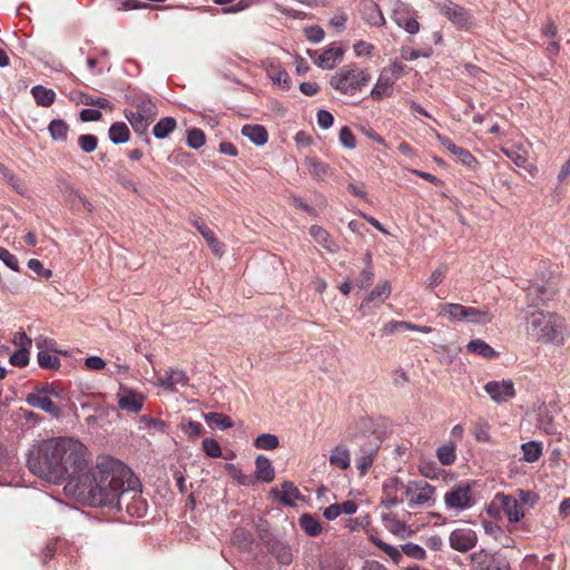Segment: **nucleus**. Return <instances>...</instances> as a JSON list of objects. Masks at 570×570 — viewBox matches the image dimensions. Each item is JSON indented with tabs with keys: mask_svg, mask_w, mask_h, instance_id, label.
Segmentation results:
<instances>
[{
	"mask_svg": "<svg viewBox=\"0 0 570 570\" xmlns=\"http://www.w3.org/2000/svg\"><path fill=\"white\" fill-rule=\"evenodd\" d=\"M26 402L32 406L49 413L53 417H60L61 410L57 406L49 396L42 395V393H29L26 397Z\"/></svg>",
	"mask_w": 570,
	"mask_h": 570,
	"instance_id": "nucleus-12",
	"label": "nucleus"
},
{
	"mask_svg": "<svg viewBox=\"0 0 570 570\" xmlns=\"http://www.w3.org/2000/svg\"><path fill=\"white\" fill-rule=\"evenodd\" d=\"M331 465L341 470H346L351 464L350 452L344 446H335L330 455Z\"/></svg>",
	"mask_w": 570,
	"mask_h": 570,
	"instance_id": "nucleus-28",
	"label": "nucleus"
},
{
	"mask_svg": "<svg viewBox=\"0 0 570 570\" xmlns=\"http://www.w3.org/2000/svg\"><path fill=\"white\" fill-rule=\"evenodd\" d=\"M194 225L198 229V232L203 235V237L207 240L208 245L213 249L214 254L217 256H222L223 247L220 243L215 237L214 233L204 224L199 222H195Z\"/></svg>",
	"mask_w": 570,
	"mask_h": 570,
	"instance_id": "nucleus-33",
	"label": "nucleus"
},
{
	"mask_svg": "<svg viewBox=\"0 0 570 570\" xmlns=\"http://www.w3.org/2000/svg\"><path fill=\"white\" fill-rule=\"evenodd\" d=\"M436 7L458 28L469 30L474 26L472 16L453 1L442 0L436 3Z\"/></svg>",
	"mask_w": 570,
	"mask_h": 570,
	"instance_id": "nucleus-4",
	"label": "nucleus"
},
{
	"mask_svg": "<svg viewBox=\"0 0 570 570\" xmlns=\"http://www.w3.org/2000/svg\"><path fill=\"white\" fill-rule=\"evenodd\" d=\"M402 551L410 558L424 560L426 558L425 550L415 543L409 542L402 546Z\"/></svg>",
	"mask_w": 570,
	"mask_h": 570,
	"instance_id": "nucleus-54",
	"label": "nucleus"
},
{
	"mask_svg": "<svg viewBox=\"0 0 570 570\" xmlns=\"http://www.w3.org/2000/svg\"><path fill=\"white\" fill-rule=\"evenodd\" d=\"M473 501H444V512L448 514L443 522L459 515V512L472 507Z\"/></svg>",
	"mask_w": 570,
	"mask_h": 570,
	"instance_id": "nucleus-40",
	"label": "nucleus"
},
{
	"mask_svg": "<svg viewBox=\"0 0 570 570\" xmlns=\"http://www.w3.org/2000/svg\"><path fill=\"white\" fill-rule=\"evenodd\" d=\"M309 234L325 249H327L330 252L336 250V246H335L334 242L332 240L331 235L321 226L313 225L309 228Z\"/></svg>",
	"mask_w": 570,
	"mask_h": 570,
	"instance_id": "nucleus-31",
	"label": "nucleus"
},
{
	"mask_svg": "<svg viewBox=\"0 0 570 570\" xmlns=\"http://www.w3.org/2000/svg\"><path fill=\"white\" fill-rule=\"evenodd\" d=\"M472 484L463 482L444 494V499H471Z\"/></svg>",
	"mask_w": 570,
	"mask_h": 570,
	"instance_id": "nucleus-46",
	"label": "nucleus"
},
{
	"mask_svg": "<svg viewBox=\"0 0 570 570\" xmlns=\"http://www.w3.org/2000/svg\"><path fill=\"white\" fill-rule=\"evenodd\" d=\"M374 278V271L372 266H366L356 278V285L360 288H366L371 285Z\"/></svg>",
	"mask_w": 570,
	"mask_h": 570,
	"instance_id": "nucleus-59",
	"label": "nucleus"
},
{
	"mask_svg": "<svg viewBox=\"0 0 570 570\" xmlns=\"http://www.w3.org/2000/svg\"><path fill=\"white\" fill-rule=\"evenodd\" d=\"M340 142L347 149H354L356 146V139L352 130L344 126L340 129Z\"/></svg>",
	"mask_w": 570,
	"mask_h": 570,
	"instance_id": "nucleus-56",
	"label": "nucleus"
},
{
	"mask_svg": "<svg viewBox=\"0 0 570 570\" xmlns=\"http://www.w3.org/2000/svg\"><path fill=\"white\" fill-rule=\"evenodd\" d=\"M242 135L256 146L265 145L268 139L267 130L262 125H245L242 128Z\"/></svg>",
	"mask_w": 570,
	"mask_h": 570,
	"instance_id": "nucleus-19",
	"label": "nucleus"
},
{
	"mask_svg": "<svg viewBox=\"0 0 570 570\" xmlns=\"http://www.w3.org/2000/svg\"><path fill=\"white\" fill-rule=\"evenodd\" d=\"M278 445V438L271 433L261 434L254 441V446L261 450H274Z\"/></svg>",
	"mask_w": 570,
	"mask_h": 570,
	"instance_id": "nucleus-45",
	"label": "nucleus"
},
{
	"mask_svg": "<svg viewBox=\"0 0 570 570\" xmlns=\"http://www.w3.org/2000/svg\"><path fill=\"white\" fill-rule=\"evenodd\" d=\"M206 138L203 130L194 128L187 132V145L193 149H199L205 145Z\"/></svg>",
	"mask_w": 570,
	"mask_h": 570,
	"instance_id": "nucleus-50",
	"label": "nucleus"
},
{
	"mask_svg": "<svg viewBox=\"0 0 570 570\" xmlns=\"http://www.w3.org/2000/svg\"><path fill=\"white\" fill-rule=\"evenodd\" d=\"M528 501H491L488 513L495 518L507 517L510 522H518L524 515L523 504Z\"/></svg>",
	"mask_w": 570,
	"mask_h": 570,
	"instance_id": "nucleus-5",
	"label": "nucleus"
},
{
	"mask_svg": "<svg viewBox=\"0 0 570 570\" xmlns=\"http://www.w3.org/2000/svg\"><path fill=\"white\" fill-rule=\"evenodd\" d=\"M28 267L33 271L39 276L48 279L52 276V271L43 267L42 263L39 259L31 258L28 262Z\"/></svg>",
	"mask_w": 570,
	"mask_h": 570,
	"instance_id": "nucleus-60",
	"label": "nucleus"
},
{
	"mask_svg": "<svg viewBox=\"0 0 570 570\" xmlns=\"http://www.w3.org/2000/svg\"><path fill=\"white\" fill-rule=\"evenodd\" d=\"M108 137L115 145L125 144L130 138V130L125 122L117 121L109 127Z\"/></svg>",
	"mask_w": 570,
	"mask_h": 570,
	"instance_id": "nucleus-24",
	"label": "nucleus"
},
{
	"mask_svg": "<svg viewBox=\"0 0 570 570\" xmlns=\"http://www.w3.org/2000/svg\"><path fill=\"white\" fill-rule=\"evenodd\" d=\"M492 320H493V315L490 313V311L488 308H476V307H472V306L466 307V315H465L466 322H470L473 324H479V325H484V324L491 323Z\"/></svg>",
	"mask_w": 570,
	"mask_h": 570,
	"instance_id": "nucleus-26",
	"label": "nucleus"
},
{
	"mask_svg": "<svg viewBox=\"0 0 570 570\" xmlns=\"http://www.w3.org/2000/svg\"><path fill=\"white\" fill-rule=\"evenodd\" d=\"M537 426L547 434H554L557 429L553 423V416L547 407H540L537 419Z\"/></svg>",
	"mask_w": 570,
	"mask_h": 570,
	"instance_id": "nucleus-35",
	"label": "nucleus"
},
{
	"mask_svg": "<svg viewBox=\"0 0 570 570\" xmlns=\"http://www.w3.org/2000/svg\"><path fill=\"white\" fill-rule=\"evenodd\" d=\"M334 121L333 115L324 109L318 110L317 112V124L323 129H328L332 127Z\"/></svg>",
	"mask_w": 570,
	"mask_h": 570,
	"instance_id": "nucleus-64",
	"label": "nucleus"
},
{
	"mask_svg": "<svg viewBox=\"0 0 570 570\" xmlns=\"http://www.w3.org/2000/svg\"><path fill=\"white\" fill-rule=\"evenodd\" d=\"M478 542L476 533L473 530L455 529L449 538L450 547L459 552H468Z\"/></svg>",
	"mask_w": 570,
	"mask_h": 570,
	"instance_id": "nucleus-10",
	"label": "nucleus"
},
{
	"mask_svg": "<svg viewBox=\"0 0 570 570\" xmlns=\"http://www.w3.org/2000/svg\"><path fill=\"white\" fill-rule=\"evenodd\" d=\"M275 476L274 466L268 458L258 455L255 460V479L263 482H272Z\"/></svg>",
	"mask_w": 570,
	"mask_h": 570,
	"instance_id": "nucleus-17",
	"label": "nucleus"
},
{
	"mask_svg": "<svg viewBox=\"0 0 570 570\" xmlns=\"http://www.w3.org/2000/svg\"><path fill=\"white\" fill-rule=\"evenodd\" d=\"M48 130L53 140L66 141L69 131V126L62 119H55L49 124Z\"/></svg>",
	"mask_w": 570,
	"mask_h": 570,
	"instance_id": "nucleus-36",
	"label": "nucleus"
},
{
	"mask_svg": "<svg viewBox=\"0 0 570 570\" xmlns=\"http://www.w3.org/2000/svg\"><path fill=\"white\" fill-rule=\"evenodd\" d=\"M82 505L92 508H114L121 511L124 501H81ZM126 511L131 517H144L147 512V501H125Z\"/></svg>",
	"mask_w": 570,
	"mask_h": 570,
	"instance_id": "nucleus-8",
	"label": "nucleus"
},
{
	"mask_svg": "<svg viewBox=\"0 0 570 570\" xmlns=\"http://www.w3.org/2000/svg\"><path fill=\"white\" fill-rule=\"evenodd\" d=\"M203 450L209 458H220L222 449L219 443L214 439H205L203 440Z\"/></svg>",
	"mask_w": 570,
	"mask_h": 570,
	"instance_id": "nucleus-55",
	"label": "nucleus"
},
{
	"mask_svg": "<svg viewBox=\"0 0 570 570\" xmlns=\"http://www.w3.org/2000/svg\"><path fill=\"white\" fill-rule=\"evenodd\" d=\"M371 80V76L365 69L355 65L341 68L331 77L330 85L337 91L354 96L358 90L365 87Z\"/></svg>",
	"mask_w": 570,
	"mask_h": 570,
	"instance_id": "nucleus-3",
	"label": "nucleus"
},
{
	"mask_svg": "<svg viewBox=\"0 0 570 570\" xmlns=\"http://www.w3.org/2000/svg\"><path fill=\"white\" fill-rule=\"evenodd\" d=\"M471 560L478 566L479 570H485L488 562L491 560V554L480 550L471 554Z\"/></svg>",
	"mask_w": 570,
	"mask_h": 570,
	"instance_id": "nucleus-62",
	"label": "nucleus"
},
{
	"mask_svg": "<svg viewBox=\"0 0 570 570\" xmlns=\"http://www.w3.org/2000/svg\"><path fill=\"white\" fill-rule=\"evenodd\" d=\"M490 425L485 420H479L473 428V435L479 442L490 441Z\"/></svg>",
	"mask_w": 570,
	"mask_h": 570,
	"instance_id": "nucleus-51",
	"label": "nucleus"
},
{
	"mask_svg": "<svg viewBox=\"0 0 570 570\" xmlns=\"http://www.w3.org/2000/svg\"><path fill=\"white\" fill-rule=\"evenodd\" d=\"M485 570H511V568L507 557L497 552L491 554V560L488 562Z\"/></svg>",
	"mask_w": 570,
	"mask_h": 570,
	"instance_id": "nucleus-49",
	"label": "nucleus"
},
{
	"mask_svg": "<svg viewBox=\"0 0 570 570\" xmlns=\"http://www.w3.org/2000/svg\"><path fill=\"white\" fill-rule=\"evenodd\" d=\"M0 174L2 175L3 179L20 195H23L26 193L24 185L22 181L14 176V174L7 168L3 164H0Z\"/></svg>",
	"mask_w": 570,
	"mask_h": 570,
	"instance_id": "nucleus-44",
	"label": "nucleus"
},
{
	"mask_svg": "<svg viewBox=\"0 0 570 570\" xmlns=\"http://www.w3.org/2000/svg\"><path fill=\"white\" fill-rule=\"evenodd\" d=\"M145 396L134 391H127L118 399V406L129 413H138L144 405Z\"/></svg>",
	"mask_w": 570,
	"mask_h": 570,
	"instance_id": "nucleus-15",
	"label": "nucleus"
},
{
	"mask_svg": "<svg viewBox=\"0 0 570 570\" xmlns=\"http://www.w3.org/2000/svg\"><path fill=\"white\" fill-rule=\"evenodd\" d=\"M503 153L518 166L527 168L528 158L524 153L518 149H503Z\"/></svg>",
	"mask_w": 570,
	"mask_h": 570,
	"instance_id": "nucleus-58",
	"label": "nucleus"
},
{
	"mask_svg": "<svg viewBox=\"0 0 570 570\" xmlns=\"http://www.w3.org/2000/svg\"><path fill=\"white\" fill-rule=\"evenodd\" d=\"M304 163L312 177L316 180H324L331 173L330 166L315 157H306Z\"/></svg>",
	"mask_w": 570,
	"mask_h": 570,
	"instance_id": "nucleus-21",
	"label": "nucleus"
},
{
	"mask_svg": "<svg viewBox=\"0 0 570 570\" xmlns=\"http://www.w3.org/2000/svg\"><path fill=\"white\" fill-rule=\"evenodd\" d=\"M466 350L469 353L480 355L488 360L495 358L499 355V353L493 347H491L485 341L481 338L472 340L469 342Z\"/></svg>",
	"mask_w": 570,
	"mask_h": 570,
	"instance_id": "nucleus-20",
	"label": "nucleus"
},
{
	"mask_svg": "<svg viewBox=\"0 0 570 570\" xmlns=\"http://www.w3.org/2000/svg\"><path fill=\"white\" fill-rule=\"evenodd\" d=\"M484 391L495 403L508 402L515 396L514 384L511 380L490 381L484 385Z\"/></svg>",
	"mask_w": 570,
	"mask_h": 570,
	"instance_id": "nucleus-9",
	"label": "nucleus"
},
{
	"mask_svg": "<svg viewBox=\"0 0 570 570\" xmlns=\"http://www.w3.org/2000/svg\"><path fill=\"white\" fill-rule=\"evenodd\" d=\"M78 145L83 153L90 154L96 150L97 145H98V139L96 136L90 135V134L81 135L78 138Z\"/></svg>",
	"mask_w": 570,
	"mask_h": 570,
	"instance_id": "nucleus-52",
	"label": "nucleus"
},
{
	"mask_svg": "<svg viewBox=\"0 0 570 570\" xmlns=\"http://www.w3.org/2000/svg\"><path fill=\"white\" fill-rule=\"evenodd\" d=\"M436 458L443 465H450L454 463L456 459V446L450 442L436 449Z\"/></svg>",
	"mask_w": 570,
	"mask_h": 570,
	"instance_id": "nucleus-39",
	"label": "nucleus"
},
{
	"mask_svg": "<svg viewBox=\"0 0 570 570\" xmlns=\"http://www.w3.org/2000/svg\"><path fill=\"white\" fill-rule=\"evenodd\" d=\"M0 261H2L10 269L14 272L19 271L17 257L3 247H0Z\"/></svg>",
	"mask_w": 570,
	"mask_h": 570,
	"instance_id": "nucleus-61",
	"label": "nucleus"
},
{
	"mask_svg": "<svg viewBox=\"0 0 570 570\" xmlns=\"http://www.w3.org/2000/svg\"><path fill=\"white\" fill-rule=\"evenodd\" d=\"M382 520L385 529L401 539L410 538L414 533L404 521L399 520L394 514H384Z\"/></svg>",
	"mask_w": 570,
	"mask_h": 570,
	"instance_id": "nucleus-13",
	"label": "nucleus"
},
{
	"mask_svg": "<svg viewBox=\"0 0 570 570\" xmlns=\"http://www.w3.org/2000/svg\"><path fill=\"white\" fill-rule=\"evenodd\" d=\"M373 543L380 550H382L384 553H386L393 560L394 563H396V564L400 563V561L402 559V554L397 548H395L394 546H391L377 538H373Z\"/></svg>",
	"mask_w": 570,
	"mask_h": 570,
	"instance_id": "nucleus-48",
	"label": "nucleus"
},
{
	"mask_svg": "<svg viewBox=\"0 0 570 570\" xmlns=\"http://www.w3.org/2000/svg\"><path fill=\"white\" fill-rule=\"evenodd\" d=\"M160 385L167 390L174 391L177 385L186 386L188 384V376L184 371L170 370L166 377H161Z\"/></svg>",
	"mask_w": 570,
	"mask_h": 570,
	"instance_id": "nucleus-25",
	"label": "nucleus"
},
{
	"mask_svg": "<svg viewBox=\"0 0 570 570\" xmlns=\"http://www.w3.org/2000/svg\"><path fill=\"white\" fill-rule=\"evenodd\" d=\"M298 523L304 532L311 537H317L322 532L320 521L312 514L303 513L298 519Z\"/></svg>",
	"mask_w": 570,
	"mask_h": 570,
	"instance_id": "nucleus-32",
	"label": "nucleus"
},
{
	"mask_svg": "<svg viewBox=\"0 0 570 570\" xmlns=\"http://www.w3.org/2000/svg\"><path fill=\"white\" fill-rule=\"evenodd\" d=\"M405 494L407 499H432L435 495V489L425 480L409 482L402 485L401 495Z\"/></svg>",
	"mask_w": 570,
	"mask_h": 570,
	"instance_id": "nucleus-11",
	"label": "nucleus"
},
{
	"mask_svg": "<svg viewBox=\"0 0 570 570\" xmlns=\"http://www.w3.org/2000/svg\"><path fill=\"white\" fill-rule=\"evenodd\" d=\"M124 116L132 127L134 131L138 135H145L149 125L153 122V120L146 119L140 114H136L129 109L124 110Z\"/></svg>",
	"mask_w": 570,
	"mask_h": 570,
	"instance_id": "nucleus-22",
	"label": "nucleus"
},
{
	"mask_svg": "<svg viewBox=\"0 0 570 570\" xmlns=\"http://www.w3.org/2000/svg\"><path fill=\"white\" fill-rule=\"evenodd\" d=\"M523 453V460L529 463H533L542 455V444L537 441H529L521 446Z\"/></svg>",
	"mask_w": 570,
	"mask_h": 570,
	"instance_id": "nucleus-37",
	"label": "nucleus"
},
{
	"mask_svg": "<svg viewBox=\"0 0 570 570\" xmlns=\"http://www.w3.org/2000/svg\"><path fill=\"white\" fill-rule=\"evenodd\" d=\"M38 364L42 368L58 370L60 366V360L56 355H51L46 351H40L37 356Z\"/></svg>",
	"mask_w": 570,
	"mask_h": 570,
	"instance_id": "nucleus-47",
	"label": "nucleus"
},
{
	"mask_svg": "<svg viewBox=\"0 0 570 570\" xmlns=\"http://www.w3.org/2000/svg\"><path fill=\"white\" fill-rule=\"evenodd\" d=\"M86 462L83 444L69 438L45 440L27 459L35 475L56 484L67 479L63 491L75 499H120L142 491L140 480L124 462L100 455L92 473L82 474Z\"/></svg>",
	"mask_w": 570,
	"mask_h": 570,
	"instance_id": "nucleus-1",
	"label": "nucleus"
},
{
	"mask_svg": "<svg viewBox=\"0 0 570 570\" xmlns=\"http://www.w3.org/2000/svg\"><path fill=\"white\" fill-rule=\"evenodd\" d=\"M177 122L173 117L160 119L153 129V134L157 139H165L176 128Z\"/></svg>",
	"mask_w": 570,
	"mask_h": 570,
	"instance_id": "nucleus-34",
	"label": "nucleus"
},
{
	"mask_svg": "<svg viewBox=\"0 0 570 570\" xmlns=\"http://www.w3.org/2000/svg\"><path fill=\"white\" fill-rule=\"evenodd\" d=\"M377 449V443H370L368 446L363 450V453L356 458V468L360 470L361 474H365L373 464Z\"/></svg>",
	"mask_w": 570,
	"mask_h": 570,
	"instance_id": "nucleus-23",
	"label": "nucleus"
},
{
	"mask_svg": "<svg viewBox=\"0 0 570 570\" xmlns=\"http://www.w3.org/2000/svg\"><path fill=\"white\" fill-rule=\"evenodd\" d=\"M393 21L406 32L415 35L420 31V23L416 20V11L406 3H400L392 14Z\"/></svg>",
	"mask_w": 570,
	"mask_h": 570,
	"instance_id": "nucleus-7",
	"label": "nucleus"
},
{
	"mask_svg": "<svg viewBox=\"0 0 570 570\" xmlns=\"http://www.w3.org/2000/svg\"><path fill=\"white\" fill-rule=\"evenodd\" d=\"M31 94L37 105L42 107H50L56 99V92L52 89L45 88L43 86H35Z\"/></svg>",
	"mask_w": 570,
	"mask_h": 570,
	"instance_id": "nucleus-29",
	"label": "nucleus"
},
{
	"mask_svg": "<svg viewBox=\"0 0 570 570\" xmlns=\"http://www.w3.org/2000/svg\"><path fill=\"white\" fill-rule=\"evenodd\" d=\"M436 139L442 146H444L449 151L456 156L458 159L464 165L472 167L476 163V159L471 155L469 150L454 145L448 137L438 134Z\"/></svg>",
	"mask_w": 570,
	"mask_h": 570,
	"instance_id": "nucleus-14",
	"label": "nucleus"
},
{
	"mask_svg": "<svg viewBox=\"0 0 570 570\" xmlns=\"http://www.w3.org/2000/svg\"><path fill=\"white\" fill-rule=\"evenodd\" d=\"M343 56L341 48H330L315 60V63L323 69H333L335 62Z\"/></svg>",
	"mask_w": 570,
	"mask_h": 570,
	"instance_id": "nucleus-27",
	"label": "nucleus"
},
{
	"mask_svg": "<svg viewBox=\"0 0 570 570\" xmlns=\"http://www.w3.org/2000/svg\"><path fill=\"white\" fill-rule=\"evenodd\" d=\"M547 288L543 285L532 284L527 288V298L530 305H539L543 303L546 297Z\"/></svg>",
	"mask_w": 570,
	"mask_h": 570,
	"instance_id": "nucleus-42",
	"label": "nucleus"
},
{
	"mask_svg": "<svg viewBox=\"0 0 570 570\" xmlns=\"http://www.w3.org/2000/svg\"><path fill=\"white\" fill-rule=\"evenodd\" d=\"M391 295V284L389 281H381L370 292V294L363 299L360 305L358 311L362 316H366L370 314L372 308L381 306L385 299H387Z\"/></svg>",
	"mask_w": 570,
	"mask_h": 570,
	"instance_id": "nucleus-6",
	"label": "nucleus"
},
{
	"mask_svg": "<svg viewBox=\"0 0 570 570\" xmlns=\"http://www.w3.org/2000/svg\"><path fill=\"white\" fill-rule=\"evenodd\" d=\"M527 331L533 340L542 344L560 346L566 341L564 320L556 313H531Z\"/></svg>",
	"mask_w": 570,
	"mask_h": 570,
	"instance_id": "nucleus-2",
	"label": "nucleus"
},
{
	"mask_svg": "<svg viewBox=\"0 0 570 570\" xmlns=\"http://www.w3.org/2000/svg\"><path fill=\"white\" fill-rule=\"evenodd\" d=\"M272 553L284 566L289 564L293 560L291 548L282 542H274L272 544Z\"/></svg>",
	"mask_w": 570,
	"mask_h": 570,
	"instance_id": "nucleus-41",
	"label": "nucleus"
},
{
	"mask_svg": "<svg viewBox=\"0 0 570 570\" xmlns=\"http://www.w3.org/2000/svg\"><path fill=\"white\" fill-rule=\"evenodd\" d=\"M11 365L17 367H24L29 363V348H19L9 358Z\"/></svg>",
	"mask_w": 570,
	"mask_h": 570,
	"instance_id": "nucleus-53",
	"label": "nucleus"
},
{
	"mask_svg": "<svg viewBox=\"0 0 570 570\" xmlns=\"http://www.w3.org/2000/svg\"><path fill=\"white\" fill-rule=\"evenodd\" d=\"M305 35L306 38L314 43L321 42L325 37L324 30L318 26H312L306 28Z\"/></svg>",
	"mask_w": 570,
	"mask_h": 570,
	"instance_id": "nucleus-63",
	"label": "nucleus"
},
{
	"mask_svg": "<svg viewBox=\"0 0 570 570\" xmlns=\"http://www.w3.org/2000/svg\"><path fill=\"white\" fill-rule=\"evenodd\" d=\"M356 510H357V505H356L355 501H343L342 503L335 502V503L331 504L330 507H327L323 511V515L327 520H334L342 513L353 514L356 512Z\"/></svg>",
	"mask_w": 570,
	"mask_h": 570,
	"instance_id": "nucleus-18",
	"label": "nucleus"
},
{
	"mask_svg": "<svg viewBox=\"0 0 570 570\" xmlns=\"http://www.w3.org/2000/svg\"><path fill=\"white\" fill-rule=\"evenodd\" d=\"M208 424H215L220 430H227L234 426L233 420L223 413L209 412L203 414Z\"/></svg>",
	"mask_w": 570,
	"mask_h": 570,
	"instance_id": "nucleus-38",
	"label": "nucleus"
},
{
	"mask_svg": "<svg viewBox=\"0 0 570 570\" xmlns=\"http://www.w3.org/2000/svg\"><path fill=\"white\" fill-rule=\"evenodd\" d=\"M281 499H304L297 487L291 481L282 483V498Z\"/></svg>",
	"mask_w": 570,
	"mask_h": 570,
	"instance_id": "nucleus-57",
	"label": "nucleus"
},
{
	"mask_svg": "<svg viewBox=\"0 0 570 570\" xmlns=\"http://www.w3.org/2000/svg\"><path fill=\"white\" fill-rule=\"evenodd\" d=\"M394 83L395 77L393 75H387L382 71L374 88L371 90V96L376 100L392 96V87Z\"/></svg>",
	"mask_w": 570,
	"mask_h": 570,
	"instance_id": "nucleus-16",
	"label": "nucleus"
},
{
	"mask_svg": "<svg viewBox=\"0 0 570 570\" xmlns=\"http://www.w3.org/2000/svg\"><path fill=\"white\" fill-rule=\"evenodd\" d=\"M137 108L136 114H140L146 119L155 120L158 115V109L156 104L148 97L141 98L134 102Z\"/></svg>",
	"mask_w": 570,
	"mask_h": 570,
	"instance_id": "nucleus-30",
	"label": "nucleus"
},
{
	"mask_svg": "<svg viewBox=\"0 0 570 570\" xmlns=\"http://www.w3.org/2000/svg\"><path fill=\"white\" fill-rule=\"evenodd\" d=\"M466 307L461 304L449 303L442 307V311L450 320L462 322L465 321Z\"/></svg>",
	"mask_w": 570,
	"mask_h": 570,
	"instance_id": "nucleus-43",
	"label": "nucleus"
}]
</instances>
